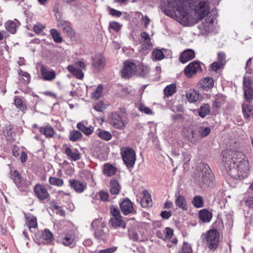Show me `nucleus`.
Wrapping results in <instances>:
<instances>
[{
    "label": "nucleus",
    "mask_w": 253,
    "mask_h": 253,
    "mask_svg": "<svg viewBox=\"0 0 253 253\" xmlns=\"http://www.w3.org/2000/svg\"><path fill=\"white\" fill-rule=\"evenodd\" d=\"M165 14L185 26H192L210 13L208 0H163Z\"/></svg>",
    "instance_id": "f257e3e1"
},
{
    "label": "nucleus",
    "mask_w": 253,
    "mask_h": 253,
    "mask_svg": "<svg viewBox=\"0 0 253 253\" xmlns=\"http://www.w3.org/2000/svg\"><path fill=\"white\" fill-rule=\"evenodd\" d=\"M74 240V236L73 234H67L62 239V243L66 246L71 245Z\"/></svg>",
    "instance_id": "c03bdc74"
},
{
    "label": "nucleus",
    "mask_w": 253,
    "mask_h": 253,
    "mask_svg": "<svg viewBox=\"0 0 253 253\" xmlns=\"http://www.w3.org/2000/svg\"><path fill=\"white\" fill-rule=\"evenodd\" d=\"M201 87L204 89H211L214 86V81L211 77H207L200 82Z\"/></svg>",
    "instance_id": "cd10ccee"
},
{
    "label": "nucleus",
    "mask_w": 253,
    "mask_h": 253,
    "mask_svg": "<svg viewBox=\"0 0 253 253\" xmlns=\"http://www.w3.org/2000/svg\"><path fill=\"white\" fill-rule=\"evenodd\" d=\"M122 26L117 22H112L110 23L109 28L113 29L114 31L116 32H118Z\"/></svg>",
    "instance_id": "052dcab7"
},
{
    "label": "nucleus",
    "mask_w": 253,
    "mask_h": 253,
    "mask_svg": "<svg viewBox=\"0 0 253 253\" xmlns=\"http://www.w3.org/2000/svg\"><path fill=\"white\" fill-rule=\"evenodd\" d=\"M242 206H245L253 210V197L246 196L240 202Z\"/></svg>",
    "instance_id": "e433bc0d"
},
{
    "label": "nucleus",
    "mask_w": 253,
    "mask_h": 253,
    "mask_svg": "<svg viewBox=\"0 0 253 253\" xmlns=\"http://www.w3.org/2000/svg\"><path fill=\"white\" fill-rule=\"evenodd\" d=\"M63 32L70 38H73L75 37V33L74 30L71 27V24L62 31Z\"/></svg>",
    "instance_id": "3c124183"
},
{
    "label": "nucleus",
    "mask_w": 253,
    "mask_h": 253,
    "mask_svg": "<svg viewBox=\"0 0 253 253\" xmlns=\"http://www.w3.org/2000/svg\"><path fill=\"white\" fill-rule=\"evenodd\" d=\"M109 223L114 228L118 227H122L124 228L125 227V222L122 219L121 216L111 217Z\"/></svg>",
    "instance_id": "a878e982"
},
{
    "label": "nucleus",
    "mask_w": 253,
    "mask_h": 253,
    "mask_svg": "<svg viewBox=\"0 0 253 253\" xmlns=\"http://www.w3.org/2000/svg\"><path fill=\"white\" fill-rule=\"evenodd\" d=\"M69 185L72 189L79 193H82L86 188L85 183L76 180H70Z\"/></svg>",
    "instance_id": "2eb2a0df"
},
{
    "label": "nucleus",
    "mask_w": 253,
    "mask_h": 253,
    "mask_svg": "<svg viewBox=\"0 0 253 253\" xmlns=\"http://www.w3.org/2000/svg\"><path fill=\"white\" fill-rule=\"evenodd\" d=\"M142 42L146 45L148 47H150L152 45L150 42V37L149 34L146 32H142L140 35Z\"/></svg>",
    "instance_id": "de8ad7c7"
},
{
    "label": "nucleus",
    "mask_w": 253,
    "mask_h": 253,
    "mask_svg": "<svg viewBox=\"0 0 253 253\" xmlns=\"http://www.w3.org/2000/svg\"><path fill=\"white\" fill-rule=\"evenodd\" d=\"M91 227L94 229V236L99 240H105L106 238V235L103 231L102 228L103 224L100 219H96L91 223Z\"/></svg>",
    "instance_id": "0eeeda50"
},
{
    "label": "nucleus",
    "mask_w": 253,
    "mask_h": 253,
    "mask_svg": "<svg viewBox=\"0 0 253 253\" xmlns=\"http://www.w3.org/2000/svg\"><path fill=\"white\" fill-rule=\"evenodd\" d=\"M117 250V247H113L108 249L100 250L97 253H113Z\"/></svg>",
    "instance_id": "774afa93"
},
{
    "label": "nucleus",
    "mask_w": 253,
    "mask_h": 253,
    "mask_svg": "<svg viewBox=\"0 0 253 253\" xmlns=\"http://www.w3.org/2000/svg\"><path fill=\"white\" fill-rule=\"evenodd\" d=\"M138 70L143 76L146 75L149 72L148 67L143 64H140L139 65Z\"/></svg>",
    "instance_id": "680f3d73"
},
{
    "label": "nucleus",
    "mask_w": 253,
    "mask_h": 253,
    "mask_svg": "<svg viewBox=\"0 0 253 253\" xmlns=\"http://www.w3.org/2000/svg\"><path fill=\"white\" fill-rule=\"evenodd\" d=\"M92 66L96 72L102 70L105 66V59L100 54L95 55L92 57Z\"/></svg>",
    "instance_id": "f8f14e48"
},
{
    "label": "nucleus",
    "mask_w": 253,
    "mask_h": 253,
    "mask_svg": "<svg viewBox=\"0 0 253 253\" xmlns=\"http://www.w3.org/2000/svg\"><path fill=\"white\" fill-rule=\"evenodd\" d=\"M19 75L20 76L19 80L25 84H28L30 80V76L27 72L22 70L19 71Z\"/></svg>",
    "instance_id": "37998d69"
},
{
    "label": "nucleus",
    "mask_w": 253,
    "mask_h": 253,
    "mask_svg": "<svg viewBox=\"0 0 253 253\" xmlns=\"http://www.w3.org/2000/svg\"><path fill=\"white\" fill-rule=\"evenodd\" d=\"M244 98L247 102H251L253 98V90L251 89H245L244 90Z\"/></svg>",
    "instance_id": "8fccbe9b"
},
{
    "label": "nucleus",
    "mask_w": 253,
    "mask_h": 253,
    "mask_svg": "<svg viewBox=\"0 0 253 253\" xmlns=\"http://www.w3.org/2000/svg\"><path fill=\"white\" fill-rule=\"evenodd\" d=\"M186 97L189 102H195L199 99V94L196 90L190 89L187 92Z\"/></svg>",
    "instance_id": "2f4dec72"
},
{
    "label": "nucleus",
    "mask_w": 253,
    "mask_h": 253,
    "mask_svg": "<svg viewBox=\"0 0 253 253\" xmlns=\"http://www.w3.org/2000/svg\"><path fill=\"white\" fill-rule=\"evenodd\" d=\"M201 239L210 250L214 251L219 246V232L216 229H211L202 234Z\"/></svg>",
    "instance_id": "7ed1b4c3"
},
{
    "label": "nucleus",
    "mask_w": 253,
    "mask_h": 253,
    "mask_svg": "<svg viewBox=\"0 0 253 253\" xmlns=\"http://www.w3.org/2000/svg\"><path fill=\"white\" fill-rule=\"evenodd\" d=\"M50 33L55 42L60 43L62 42L63 39L60 36V33L58 32L57 30L55 29H51L50 30Z\"/></svg>",
    "instance_id": "58836bf2"
},
{
    "label": "nucleus",
    "mask_w": 253,
    "mask_h": 253,
    "mask_svg": "<svg viewBox=\"0 0 253 253\" xmlns=\"http://www.w3.org/2000/svg\"><path fill=\"white\" fill-rule=\"evenodd\" d=\"M39 131L42 134L44 135L45 137L48 138L53 137L55 133L53 127L49 125L40 127Z\"/></svg>",
    "instance_id": "aec40b11"
},
{
    "label": "nucleus",
    "mask_w": 253,
    "mask_h": 253,
    "mask_svg": "<svg viewBox=\"0 0 253 253\" xmlns=\"http://www.w3.org/2000/svg\"><path fill=\"white\" fill-rule=\"evenodd\" d=\"M25 223L31 231L32 229H36L38 227L37 219L32 214H25Z\"/></svg>",
    "instance_id": "a211bd4d"
},
{
    "label": "nucleus",
    "mask_w": 253,
    "mask_h": 253,
    "mask_svg": "<svg viewBox=\"0 0 253 253\" xmlns=\"http://www.w3.org/2000/svg\"><path fill=\"white\" fill-rule=\"evenodd\" d=\"M143 197L141 201V205L143 208L151 207L152 206V200L150 194L147 191L143 193Z\"/></svg>",
    "instance_id": "b1692460"
},
{
    "label": "nucleus",
    "mask_w": 253,
    "mask_h": 253,
    "mask_svg": "<svg viewBox=\"0 0 253 253\" xmlns=\"http://www.w3.org/2000/svg\"><path fill=\"white\" fill-rule=\"evenodd\" d=\"M40 238L44 243H49L52 241L53 236L52 233L49 230L45 229L42 231Z\"/></svg>",
    "instance_id": "c85d7f7f"
},
{
    "label": "nucleus",
    "mask_w": 253,
    "mask_h": 253,
    "mask_svg": "<svg viewBox=\"0 0 253 253\" xmlns=\"http://www.w3.org/2000/svg\"><path fill=\"white\" fill-rule=\"evenodd\" d=\"M86 123V122L85 121L78 123L77 125V127L85 135H89L92 133L94 128L91 126H85V124Z\"/></svg>",
    "instance_id": "4be33fe9"
},
{
    "label": "nucleus",
    "mask_w": 253,
    "mask_h": 253,
    "mask_svg": "<svg viewBox=\"0 0 253 253\" xmlns=\"http://www.w3.org/2000/svg\"><path fill=\"white\" fill-rule=\"evenodd\" d=\"M223 99L221 97L218 96L216 97L215 100L213 102V106L216 108H218L223 103Z\"/></svg>",
    "instance_id": "bf43d9fd"
},
{
    "label": "nucleus",
    "mask_w": 253,
    "mask_h": 253,
    "mask_svg": "<svg viewBox=\"0 0 253 253\" xmlns=\"http://www.w3.org/2000/svg\"><path fill=\"white\" fill-rule=\"evenodd\" d=\"M121 155L125 164L127 168H132L136 161V154L132 148L127 146L121 149Z\"/></svg>",
    "instance_id": "39448f33"
},
{
    "label": "nucleus",
    "mask_w": 253,
    "mask_h": 253,
    "mask_svg": "<svg viewBox=\"0 0 253 253\" xmlns=\"http://www.w3.org/2000/svg\"><path fill=\"white\" fill-rule=\"evenodd\" d=\"M49 183L52 185L58 187L62 186L64 184L63 179L55 177H50L49 178Z\"/></svg>",
    "instance_id": "49530a36"
},
{
    "label": "nucleus",
    "mask_w": 253,
    "mask_h": 253,
    "mask_svg": "<svg viewBox=\"0 0 253 253\" xmlns=\"http://www.w3.org/2000/svg\"><path fill=\"white\" fill-rule=\"evenodd\" d=\"M15 105L19 109L22 111H25L26 109V107L24 104L22 100L19 98H15Z\"/></svg>",
    "instance_id": "864d4df0"
},
{
    "label": "nucleus",
    "mask_w": 253,
    "mask_h": 253,
    "mask_svg": "<svg viewBox=\"0 0 253 253\" xmlns=\"http://www.w3.org/2000/svg\"><path fill=\"white\" fill-rule=\"evenodd\" d=\"M110 211L113 216L112 217H116L121 216L119 210L117 209L114 206H111L110 207Z\"/></svg>",
    "instance_id": "0e129e2a"
},
{
    "label": "nucleus",
    "mask_w": 253,
    "mask_h": 253,
    "mask_svg": "<svg viewBox=\"0 0 253 253\" xmlns=\"http://www.w3.org/2000/svg\"><path fill=\"white\" fill-rule=\"evenodd\" d=\"M71 23L69 22L62 19H58L57 20V27L61 29L62 31L64 29V28H66Z\"/></svg>",
    "instance_id": "603ef678"
},
{
    "label": "nucleus",
    "mask_w": 253,
    "mask_h": 253,
    "mask_svg": "<svg viewBox=\"0 0 253 253\" xmlns=\"http://www.w3.org/2000/svg\"><path fill=\"white\" fill-rule=\"evenodd\" d=\"M98 196L100 200L103 202H106L108 200L109 194L108 192L101 190L98 192Z\"/></svg>",
    "instance_id": "6e6d98bb"
},
{
    "label": "nucleus",
    "mask_w": 253,
    "mask_h": 253,
    "mask_svg": "<svg viewBox=\"0 0 253 253\" xmlns=\"http://www.w3.org/2000/svg\"><path fill=\"white\" fill-rule=\"evenodd\" d=\"M197 180L201 187L210 186L213 184V175L210 168L205 164L200 166Z\"/></svg>",
    "instance_id": "20e7f679"
},
{
    "label": "nucleus",
    "mask_w": 253,
    "mask_h": 253,
    "mask_svg": "<svg viewBox=\"0 0 253 253\" xmlns=\"http://www.w3.org/2000/svg\"><path fill=\"white\" fill-rule=\"evenodd\" d=\"M222 162L226 172L234 179H243L249 173V163L242 152L231 150L222 152Z\"/></svg>",
    "instance_id": "f03ea898"
},
{
    "label": "nucleus",
    "mask_w": 253,
    "mask_h": 253,
    "mask_svg": "<svg viewBox=\"0 0 253 253\" xmlns=\"http://www.w3.org/2000/svg\"><path fill=\"white\" fill-rule=\"evenodd\" d=\"M116 168L112 165L106 164L104 165L103 174L106 176H112L115 174Z\"/></svg>",
    "instance_id": "c756f323"
},
{
    "label": "nucleus",
    "mask_w": 253,
    "mask_h": 253,
    "mask_svg": "<svg viewBox=\"0 0 253 253\" xmlns=\"http://www.w3.org/2000/svg\"><path fill=\"white\" fill-rule=\"evenodd\" d=\"M103 87L102 85L99 84L96 87L95 90L92 94V98L97 100L99 99L102 94Z\"/></svg>",
    "instance_id": "09e8293b"
},
{
    "label": "nucleus",
    "mask_w": 253,
    "mask_h": 253,
    "mask_svg": "<svg viewBox=\"0 0 253 253\" xmlns=\"http://www.w3.org/2000/svg\"><path fill=\"white\" fill-rule=\"evenodd\" d=\"M176 91V86L175 84H172L167 85L164 90L165 97H169L172 96Z\"/></svg>",
    "instance_id": "473e14b6"
},
{
    "label": "nucleus",
    "mask_w": 253,
    "mask_h": 253,
    "mask_svg": "<svg viewBox=\"0 0 253 253\" xmlns=\"http://www.w3.org/2000/svg\"><path fill=\"white\" fill-rule=\"evenodd\" d=\"M68 71L79 79H82L84 77V73L82 71L75 67L73 65H69L67 67Z\"/></svg>",
    "instance_id": "7c9ffc66"
},
{
    "label": "nucleus",
    "mask_w": 253,
    "mask_h": 253,
    "mask_svg": "<svg viewBox=\"0 0 253 253\" xmlns=\"http://www.w3.org/2000/svg\"><path fill=\"white\" fill-rule=\"evenodd\" d=\"M201 138L198 131L197 129L192 130L190 133V136H189V139L191 143L193 144L197 143Z\"/></svg>",
    "instance_id": "c9c22d12"
},
{
    "label": "nucleus",
    "mask_w": 253,
    "mask_h": 253,
    "mask_svg": "<svg viewBox=\"0 0 253 253\" xmlns=\"http://www.w3.org/2000/svg\"><path fill=\"white\" fill-rule=\"evenodd\" d=\"M211 69L214 71H217V70L222 68L223 66L222 63H219L217 62H214L211 64Z\"/></svg>",
    "instance_id": "69168bd1"
},
{
    "label": "nucleus",
    "mask_w": 253,
    "mask_h": 253,
    "mask_svg": "<svg viewBox=\"0 0 253 253\" xmlns=\"http://www.w3.org/2000/svg\"><path fill=\"white\" fill-rule=\"evenodd\" d=\"M192 204L197 208H201L204 207V201L201 196H195L192 201Z\"/></svg>",
    "instance_id": "ea45409f"
},
{
    "label": "nucleus",
    "mask_w": 253,
    "mask_h": 253,
    "mask_svg": "<svg viewBox=\"0 0 253 253\" xmlns=\"http://www.w3.org/2000/svg\"><path fill=\"white\" fill-rule=\"evenodd\" d=\"M138 108L140 111H141V112H143L146 114H153V112L152 111V110L149 108L145 106L144 104H140Z\"/></svg>",
    "instance_id": "5fc2aeb1"
},
{
    "label": "nucleus",
    "mask_w": 253,
    "mask_h": 253,
    "mask_svg": "<svg viewBox=\"0 0 253 253\" xmlns=\"http://www.w3.org/2000/svg\"><path fill=\"white\" fill-rule=\"evenodd\" d=\"M110 192L112 195H117L121 190V187L118 181L112 179L110 182Z\"/></svg>",
    "instance_id": "bb28decb"
},
{
    "label": "nucleus",
    "mask_w": 253,
    "mask_h": 253,
    "mask_svg": "<svg viewBox=\"0 0 253 253\" xmlns=\"http://www.w3.org/2000/svg\"><path fill=\"white\" fill-rule=\"evenodd\" d=\"M201 70L200 62L194 61L189 63L185 68L184 73L187 77L191 78Z\"/></svg>",
    "instance_id": "1a4fd4ad"
},
{
    "label": "nucleus",
    "mask_w": 253,
    "mask_h": 253,
    "mask_svg": "<svg viewBox=\"0 0 253 253\" xmlns=\"http://www.w3.org/2000/svg\"><path fill=\"white\" fill-rule=\"evenodd\" d=\"M164 233L165 234V239H169L173 236V230L169 227L165 229Z\"/></svg>",
    "instance_id": "e2e57ef3"
},
{
    "label": "nucleus",
    "mask_w": 253,
    "mask_h": 253,
    "mask_svg": "<svg viewBox=\"0 0 253 253\" xmlns=\"http://www.w3.org/2000/svg\"><path fill=\"white\" fill-rule=\"evenodd\" d=\"M65 153L68 157L73 161H76L80 160L81 155L79 151L75 149L72 150L69 147L66 146L65 148Z\"/></svg>",
    "instance_id": "dca6fc26"
},
{
    "label": "nucleus",
    "mask_w": 253,
    "mask_h": 253,
    "mask_svg": "<svg viewBox=\"0 0 253 253\" xmlns=\"http://www.w3.org/2000/svg\"><path fill=\"white\" fill-rule=\"evenodd\" d=\"M153 59L155 60H161L163 59L164 57V53L163 51L159 49H155L152 52Z\"/></svg>",
    "instance_id": "4c0bfd02"
},
{
    "label": "nucleus",
    "mask_w": 253,
    "mask_h": 253,
    "mask_svg": "<svg viewBox=\"0 0 253 253\" xmlns=\"http://www.w3.org/2000/svg\"><path fill=\"white\" fill-rule=\"evenodd\" d=\"M109 124L114 128L122 130L126 127L127 120L125 117L121 116L117 113H112L108 117Z\"/></svg>",
    "instance_id": "423d86ee"
},
{
    "label": "nucleus",
    "mask_w": 253,
    "mask_h": 253,
    "mask_svg": "<svg viewBox=\"0 0 253 253\" xmlns=\"http://www.w3.org/2000/svg\"><path fill=\"white\" fill-rule=\"evenodd\" d=\"M41 73L44 81H51L56 77V74L54 70L43 65L41 68Z\"/></svg>",
    "instance_id": "9b49d317"
},
{
    "label": "nucleus",
    "mask_w": 253,
    "mask_h": 253,
    "mask_svg": "<svg viewBox=\"0 0 253 253\" xmlns=\"http://www.w3.org/2000/svg\"><path fill=\"white\" fill-rule=\"evenodd\" d=\"M97 135L100 138L105 141H109L112 137L110 132L103 129L99 130Z\"/></svg>",
    "instance_id": "72a5a7b5"
},
{
    "label": "nucleus",
    "mask_w": 253,
    "mask_h": 253,
    "mask_svg": "<svg viewBox=\"0 0 253 253\" xmlns=\"http://www.w3.org/2000/svg\"><path fill=\"white\" fill-rule=\"evenodd\" d=\"M214 28V19L211 17H207L202 23L199 25V28L201 31L206 32H210Z\"/></svg>",
    "instance_id": "4468645a"
},
{
    "label": "nucleus",
    "mask_w": 253,
    "mask_h": 253,
    "mask_svg": "<svg viewBox=\"0 0 253 253\" xmlns=\"http://www.w3.org/2000/svg\"><path fill=\"white\" fill-rule=\"evenodd\" d=\"M175 197L176 206L183 211L187 210V204L184 196L179 193H177L175 194Z\"/></svg>",
    "instance_id": "6ab92c4d"
},
{
    "label": "nucleus",
    "mask_w": 253,
    "mask_h": 253,
    "mask_svg": "<svg viewBox=\"0 0 253 253\" xmlns=\"http://www.w3.org/2000/svg\"><path fill=\"white\" fill-rule=\"evenodd\" d=\"M195 57V52L191 49L185 50L179 57L180 62L185 63Z\"/></svg>",
    "instance_id": "f3484780"
},
{
    "label": "nucleus",
    "mask_w": 253,
    "mask_h": 253,
    "mask_svg": "<svg viewBox=\"0 0 253 253\" xmlns=\"http://www.w3.org/2000/svg\"><path fill=\"white\" fill-rule=\"evenodd\" d=\"M34 191L36 196L41 200L46 199L49 196L45 187L40 184H37L35 185Z\"/></svg>",
    "instance_id": "ddd939ff"
},
{
    "label": "nucleus",
    "mask_w": 253,
    "mask_h": 253,
    "mask_svg": "<svg viewBox=\"0 0 253 253\" xmlns=\"http://www.w3.org/2000/svg\"><path fill=\"white\" fill-rule=\"evenodd\" d=\"M11 177L17 186H20L22 182V177L16 170H11Z\"/></svg>",
    "instance_id": "f704fd0d"
},
{
    "label": "nucleus",
    "mask_w": 253,
    "mask_h": 253,
    "mask_svg": "<svg viewBox=\"0 0 253 253\" xmlns=\"http://www.w3.org/2000/svg\"><path fill=\"white\" fill-rule=\"evenodd\" d=\"M82 133L78 130H74L71 131L69 134L70 140L72 141L75 142L78 140L79 138L82 137Z\"/></svg>",
    "instance_id": "a18cd8bd"
},
{
    "label": "nucleus",
    "mask_w": 253,
    "mask_h": 253,
    "mask_svg": "<svg viewBox=\"0 0 253 253\" xmlns=\"http://www.w3.org/2000/svg\"><path fill=\"white\" fill-rule=\"evenodd\" d=\"M45 27V26L39 23L34 26L33 30L35 33L38 34H40L42 33Z\"/></svg>",
    "instance_id": "4d7b16f0"
},
{
    "label": "nucleus",
    "mask_w": 253,
    "mask_h": 253,
    "mask_svg": "<svg viewBox=\"0 0 253 253\" xmlns=\"http://www.w3.org/2000/svg\"><path fill=\"white\" fill-rule=\"evenodd\" d=\"M217 62L219 63H222V65L224 66L226 63V56L225 54L223 52H219L217 54Z\"/></svg>",
    "instance_id": "13d9d810"
},
{
    "label": "nucleus",
    "mask_w": 253,
    "mask_h": 253,
    "mask_svg": "<svg viewBox=\"0 0 253 253\" xmlns=\"http://www.w3.org/2000/svg\"><path fill=\"white\" fill-rule=\"evenodd\" d=\"M197 130L198 131L201 138L205 137L208 135L211 132V128L209 127H205L203 126H200L197 128Z\"/></svg>",
    "instance_id": "a19ab883"
},
{
    "label": "nucleus",
    "mask_w": 253,
    "mask_h": 253,
    "mask_svg": "<svg viewBox=\"0 0 253 253\" xmlns=\"http://www.w3.org/2000/svg\"><path fill=\"white\" fill-rule=\"evenodd\" d=\"M94 109L98 112H102L104 109V105L102 102H98L94 106Z\"/></svg>",
    "instance_id": "338daca9"
},
{
    "label": "nucleus",
    "mask_w": 253,
    "mask_h": 253,
    "mask_svg": "<svg viewBox=\"0 0 253 253\" xmlns=\"http://www.w3.org/2000/svg\"><path fill=\"white\" fill-rule=\"evenodd\" d=\"M212 214L207 209H203L200 211L199 217L201 221L204 223L210 222L212 218Z\"/></svg>",
    "instance_id": "412c9836"
},
{
    "label": "nucleus",
    "mask_w": 253,
    "mask_h": 253,
    "mask_svg": "<svg viewBox=\"0 0 253 253\" xmlns=\"http://www.w3.org/2000/svg\"><path fill=\"white\" fill-rule=\"evenodd\" d=\"M19 25L18 20H9L5 24V29L11 34H14L16 32L17 28Z\"/></svg>",
    "instance_id": "393cba45"
},
{
    "label": "nucleus",
    "mask_w": 253,
    "mask_h": 253,
    "mask_svg": "<svg viewBox=\"0 0 253 253\" xmlns=\"http://www.w3.org/2000/svg\"><path fill=\"white\" fill-rule=\"evenodd\" d=\"M210 112L209 105L205 104L201 106L199 111V115L202 118L205 117Z\"/></svg>",
    "instance_id": "79ce46f5"
},
{
    "label": "nucleus",
    "mask_w": 253,
    "mask_h": 253,
    "mask_svg": "<svg viewBox=\"0 0 253 253\" xmlns=\"http://www.w3.org/2000/svg\"><path fill=\"white\" fill-rule=\"evenodd\" d=\"M250 103L246 101L242 104V111L244 117L246 118L253 116V107Z\"/></svg>",
    "instance_id": "5701e85b"
},
{
    "label": "nucleus",
    "mask_w": 253,
    "mask_h": 253,
    "mask_svg": "<svg viewBox=\"0 0 253 253\" xmlns=\"http://www.w3.org/2000/svg\"><path fill=\"white\" fill-rule=\"evenodd\" d=\"M120 208L125 215L132 213L134 208L132 203L128 198L124 199L120 204Z\"/></svg>",
    "instance_id": "9d476101"
},
{
    "label": "nucleus",
    "mask_w": 253,
    "mask_h": 253,
    "mask_svg": "<svg viewBox=\"0 0 253 253\" xmlns=\"http://www.w3.org/2000/svg\"><path fill=\"white\" fill-rule=\"evenodd\" d=\"M137 70L136 66L132 62L126 61L121 70L122 76L125 78H129Z\"/></svg>",
    "instance_id": "6e6552de"
}]
</instances>
